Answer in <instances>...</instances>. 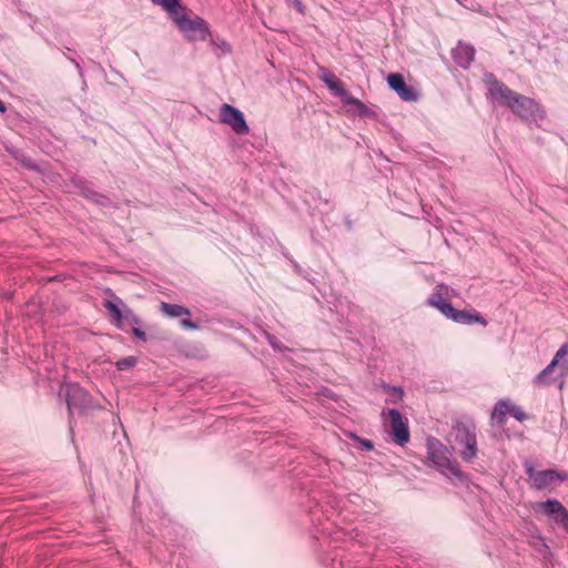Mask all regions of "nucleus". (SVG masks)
Masks as SVG:
<instances>
[{
	"label": "nucleus",
	"mask_w": 568,
	"mask_h": 568,
	"mask_svg": "<svg viewBox=\"0 0 568 568\" xmlns=\"http://www.w3.org/2000/svg\"><path fill=\"white\" fill-rule=\"evenodd\" d=\"M384 389L388 393L387 403L397 404L403 399L404 390L400 386L384 385Z\"/></svg>",
	"instance_id": "obj_21"
},
{
	"label": "nucleus",
	"mask_w": 568,
	"mask_h": 568,
	"mask_svg": "<svg viewBox=\"0 0 568 568\" xmlns=\"http://www.w3.org/2000/svg\"><path fill=\"white\" fill-rule=\"evenodd\" d=\"M526 474L532 481V486L537 489H544L556 481L557 470L546 469L536 470L531 465L526 467Z\"/></svg>",
	"instance_id": "obj_12"
},
{
	"label": "nucleus",
	"mask_w": 568,
	"mask_h": 568,
	"mask_svg": "<svg viewBox=\"0 0 568 568\" xmlns=\"http://www.w3.org/2000/svg\"><path fill=\"white\" fill-rule=\"evenodd\" d=\"M121 315H122V325H123V329H124L125 323L131 321L135 316V314L133 313V311L130 307H128L126 305H123Z\"/></svg>",
	"instance_id": "obj_25"
},
{
	"label": "nucleus",
	"mask_w": 568,
	"mask_h": 568,
	"mask_svg": "<svg viewBox=\"0 0 568 568\" xmlns=\"http://www.w3.org/2000/svg\"><path fill=\"white\" fill-rule=\"evenodd\" d=\"M152 2L162 7L171 19L179 14L181 10H185V7L182 6L180 0H152Z\"/></svg>",
	"instance_id": "obj_16"
},
{
	"label": "nucleus",
	"mask_w": 568,
	"mask_h": 568,
	"mask_svg": "<svg viewBox=\"0 0 568 568\" xmlns=\"http://www.w3.org/2000/svg\"><path fill=\"white\" fill-rule=\"evenodd\" d=\"M388 85L392 90H394L398 97L408 102L416 101L418 98L417 92L412 88L408 87L399 73H390L387 78Z\"/></svg>",
	"instance_id": "obj_11"
},
{
	"label": "nucleus",
	"mask_w": 568,
	"mask_h": 568,
	"mask_svg": "<svg viewBox=\"0 0 568 568\" xmlns=\"http://www.w3.org/2000/svg\"><path fill=\"white\" fill-rule=\"evenodd\" d=\"M568 355V344H562L557 353L555 354L551 362L544 368L536 377L535 384L537 385H548L550 384V375L558 371V376L564 377L565 374L568 373V362L564 361V358Z\"/></svg>",
	"instance_id": "obj_7"
},
{
	"label": "nucleus",
	"mask_w": 568,
	"mask_h": 568,
	"mask_svg": "<svg viewBox=\"0 0 568 568\" xmlns=\"http://www.w3.org/2000/svg\"><path fill=\"white\" fill-rule=\"evenodd\" d=\"M82 194L84 197L94 202L98 205L110 206L112 204V201L110 197H108L104 194H100V193L95 192L94 190L90 189L89 186L82 187Z\"/></svg>",
	"instance_id": "obj_17"
},
{
	"label": "nucleus",
	"mask_w": 568,
	"mask_h": 568,
	"mask_svg": "<svg viewBox=\"0 0 568 568\" xmlns=\"http://www.w3.org/2000/svg\"><path fill=\"white\" fill-rule=\"evenodd\" d=\"M132 333L135 337L142 339V341H146V334L144 331H142L140 327L138 326H133L132 327Z\"/></svg>",
	"instance_id": "obj_28"
},
{
	"label": "nucleus",
	"mask_w": 568,
	"mask_h": 568,
	"mask_svg": "<svg viewBox=\"0 0 568 568\" xmlns=\"http://www.w3.org/2000/svg\"><path fill=\"white\" fill-rule=\"evenodd\" d=\"M181 324L184 328H187V329H197L199 328V325L196 323H194L187 318L182 320Z\"/></svg>",
	"instance_id": "obj_29"
},
{
	"label": "nucleus",
	"mask_w": 568,
	"mask_h": 568,
	"mask_svg": "<svg viewBox=\"0 0 568 568\" xmlns=\"http://www.w3.org/2000/svg\"><path fill=\"white\" fill-rule=\"evenodd\" d=\"M211 44L213 47L220 49L222 51V54H226V53L231 52L230 44L226 41H224V40H221L220 42H217L214 39H211Z\"/></svg>",
	"instance_id": "obj_26"
},
{
	"label": "nucleus",
	"mask_w": 568,
	"mask_h": 568,
	"mask_svg": "<svg viewBox=\"0 0 568 568\" xmlns=\"http://www.w3.org/2000/svg\"><path fill=\"white\" fill-rule=\"evenodd\" d=\"M444 288L446 287L443 284L437 285L436 291L427 298V305L437 308L447 318L456 323L468 325L479 323L484 326L487 325V321L479 313L456 310L452 303L444 297Z\"/></svg>",
	"instance_id": "obj_2"
},
{
	"label": "nucleus",
	"mask_w": 568,
	"mask_h": 568,
	"mask_svg": "<svg viewBox=\"0 0 568 568\" xmlns=\"http://www.w3.org/2000/svg\"><path fill=\"white\" fill-rule=\"evenodd\" d=\"M59 395L64 397L71 415L82 414L93 407V402L88 392L75 383H64L60 387Z\"/></svg>",
	"instance_id": "obj_5"
},
{
	"label": "nucleus",
	"mask_w": 568,
	"mask_h": 568,
	"mask_svg": "<svg viewBox=\"0 0 568 568\" xmlns=\"http://www.w3.org/2000/svg\"><path fill=\"white\" fill-rule=\"evenodd\" d=\"M568 479L567 473H559L557 471L556 481H565Z\"/></svg>",
	"instance_id": "obj_32"
},
{
	"label": "nucleus",
	"mask_w": 568,
	"mask_h": 568,
	"mask_svg": "<svg viewBox=\"0 0 568 568\" xmlns=\"http://www.w3.org/2000/svg\"><path fill=\"white\" fill-rule=\"evenodd\" d=\"M534 547L536 548V550L538 552H540L544 556H546V552L548 550V546H547V544L545 542V539L541 536H538L536 538V540L534 541Z\"/></svg>",
	"instance_id": "obj_24"
},
{
	"label": "nucleus",
	"mask_w": 568,
	"mask_h": 568,
	"mask_svg": "<svg viewBox=\"0 0 568 568\" xmlns=\"http://www.w3.org/2000/svg\"><path fill=\"white\" fill-rule=\"evenodd\" d=\"M489 94L500 105H507L526 121L545 119V112L535 100L513 91L500 81L495 80L490 83Z\"/></svg>",
	"instance_id": "obj_1"
},
{
	"label": "nucleus",
	"mask_w": 568,
	"mask_h": 568,
	"mask_svg": "<svg viewBox=\"0 0 568 568\" xmlns=\"http://www.w3.org/2000/svg\"><path fill=\"white\" fill-rule=\"evenodd\" d=\"M294 6L296 7V9L300 11V12H303V4H302V1L301 0H292Z\"/></svg>",
	"instance_id": "obj_33"
},
{
	"label": "nucleus",
	"mask_w": 568,
	"mask_h": 568,
	"mask_svg": "<svg viewBox=\"0 0 568 568\" xmlns=\"http://www.w3.org/2000/svg\"><path fill=\"white\" fill-rule=\"evenodd\" d=\"M454 61L463 69H467L474 61L475 49L473 45L458 42L457 47L452 50Z\"/></svg>",
	"instance_id": "obj_13"
},
{
	"label": "nucleus",
	"mask_w": 568,
	"mask_h": 568,
	"mask_svg": "<svg viewBox=\"0 0 568 568\" xmlns=\"http://www.w3.org/2000/svg\"><path fill=\"white\" fill-rule=\"evenodd\" d=\"M320 78L336 97L345 100V98L349 94L344 89L343 83L327 69H322V75Z\"/></svg>",
	"instance_id": "obj_14"
},
{
	"label": "nucleus",
	"mask_w": 568,
	"mask_h": 568,
	"mask_svg": "<svg viewBox=\"0 0 568 568\" xmlns=\"http://www.w3.org/2000/svg\"><path fill=\"white\" fill-rule=\"evenodd\" d=\"M104 307L110 312L112 316V322L121 329H123L122 325V308L112 301H105Z\"/></svg>",
	"instance_id": "obj_18"
},
{
	"label": "nucleus",
	"mask_w": 568,
	"mask_h": 568,
	"mask_svg": "<svg viewBox=\"0 0 568 568\" xmlns=\"http://www.w3.org/2000/svg\"><path fill=\"white\" fill-rule=\"evenodd\" d=\"M266 338L268 341V343L273 346V348L275 349H280V346L276 342V338L274 336H272L271 334L266 333Z\"/></svg>",
	"instance_id": "obj_30"
},
{
	"label": "nucleus",
	"mask_w": 568,
	"mask_h": 568,
	"mask_svg": "<svg viewBox=\"0 0 568 568\" xmlns=\"http://www.w3.org/2000/svg\"><path fill=\"white\" fill-rule=\"evenodd\" d=\"M136 363H138L136 357L128 356V357L120 358L115 363V366L119 371H126V369L134 367Z\"/></svg>",
	"instance_id": "obj_22"
},
{
	"label": "nucleus",
	"mask_w": 568,
	"mask_h": 568,
	"mask_svg": "<svg viewBox=\"0 0 568 568\" xmlns=\"http://www.w3.org/2000/svg\"><path fill=\"white\" fill-rule=\"evenodd\" d=\"M160 308L161 312L169 317H181L183 315L189 316L191 314L189 308L179 304H171L166 302H162Z\"/></svg>",
	"instance_id": "obj_15"
},
{
	"label": "nucleus",
	"mask_w": 568,
	"mask_h": 568,
	"mask_svg": "<svg viewBox=\"0 0 568 568\" xmlns=\"http://www.w3.org/2000/svg\"><path fill=\"white\" fill-rule=\"evenodd\" d=\"M427 459L435 466L443 475L447 477H456L462 479L464 474L455 462H452L447 447L435 437L427 438Z\"/></svg>",
	"instance_id": "obj_3"
},
{
	"label": "nucleus",
	"mask_w": 568,
	"mask_h": 568,
	"mask_svg": "<svg viewBox=\"0 0 568 568\" xmlns=\"http://www.w3.org/2000/svg\"><path fill=\"white\" fill-rule=\"evenodd\" d=\"M535 509L568 532V509L559 500L547 499L539 501L536 504Z\"/></svg>",
	"instance_id": "obj_8"
},
{
	"label": "nucleus",
	"mask_w": 568,
	"mask_h": 568,
	"mask_svg": "<svg viewBox=\"0 0 568 568\" xmlns=\"http://www.w3.org/2000/svg\"><path fill=\"white\" fill-rule=\"evenodd\" d=\"M7 111L6 104L0 100V112L4 113Z\"/></svg>",
	"instance_id": "obj_34"
},
{
	"label": "nucleus",
	"mask_w": 568,
	"mask_h": 568,
	"mask_svg": "<svg viewBox=\"0 0 568 568\" xmlns=\"http://www.w3.org/2000/svg\"><path fill=\"white\" fill-rule=\"evenodd\" d=\"M184 11L185 10H181L179 14L172 18L180 31L190 41L206 40V38L210 36L207 22L200 17L191 19L185 14Z\"/></svg>",
	"instance_id": "obj_6"
},
{
	"label": "nucleus",
	"mask_w": 568,
	"mask_h": 568,
	"mask_svg": "<svg viewBox=\"0 0 568 568\" xmlns=\"http://www.w3.org/2000/svg\"><path fill=\"white\" fill-rule=\"evenodd\" d=\"M509 414L519 422H523L527 418L525 412L519 406L513 404L509 406Z\"/></svg>",
	"instance_id": "obj_23"
},
{
	"label": "nucleus",
	"mask_w": 568,
	"mask_h": 568,
	"mask_svg": "<svg viewBox=\"0 0 568 568\" xmlns=\"http://www.w3.org/2000/svg\"><path fill=\"white\" fill-rule=\"evenodd\" d=\"M388 416L393 440L400 446L405 445L410 437L407 420L404 419L399 410L394 408L388 410Z\"/></svg>",
	"instance_id": "obj_10"
},
{
	"label": "nucleus",
	"mask_w": 568,
	"mask_h": 568,
	"mask_svg": "<svg viewBox=\"0 0 568 568\" xmlns=\"http://www.w3.org/2000/svg\"><path fill=\"white\" fill-rule=\"evenodd\" d=\"M141 324V321L140 318L135 315L131 321H129L128 323H125V325H130L131 327L133 326H138Z\"/></svg>",
	"instance_id": "obj_31"
},
{
	"label": "nucleus",
	"mask_w": 568,
	"mask_h": 568,
	"mask_svg": "<svg viewBox=\"0 0 568 568\" xmlns=\"http://www.w3.org/2000/svg\"><path fill=\"white\" fill-rule=\"evenodd\" d=\"M347 104H353L355 106V111L359 116L366 118L373 115V112L358 99L347 95L344 100Z\"/></svg>",
	"instance_id": "obj_20"
},
{
	"label": "nucleus",
	"mask_w": 568,
	"mask_h": 568,
	"mask_svg": "<svg viewBox=\"0 0 568 568\" xmlns=\"http://www.w3.org/2000/svg\"><path fill=\"white\" fill-rule=\"evenodd\" d=\"M358 444L362 449L372 450L374 445L373 442L365 438H358Z\"/></svg>",
	"instance_id": "obj_27"
},
{
	"label": "nucleus",
	"mask_w": 568,
	"mask_h": 568,
	"mask_svg": "<svg viewBox=\"0 0 568 568\" xmlns=\"http://www.w3.org/2000/svg\"><path fill=\"white\" fill-rule=\"evenodd\" d=\"M220 120L222 123L230 125L236 134L244 135L250 132L243 112L231 104H222L220 109Z\"/></svg>",
	"instance_id": "obj_9"
},
{
	"label": "nucleus",
	"mask_w": 568,
	"mask_h": 568,
	"mask_svg": "<svg viewBox=\"0 0 568 568\" xmlns=\"http://www.w3.org/2000/svg\"><path fill=\"white\" fill-rule=\"evenodd\" d=\"M510 403L507 400H498L494 407L491 418L498 423H504V417L509 414Z\"/></svg>",
	"instance_id": "obj_19"
},
{
	"label": "nucleus",
	"mask_w": 568,
	"mask_h": 568,
	"mask_svg": "<svg viewBox=\"0 0 568 568\" xmlns=\"http://www.w3.org/2000/svg\"><path fill=\"white\" fill-rule=\"evenodd\" d=\"M455 440L460 446L459 455L465 462H473L478 453L476 428L473 422H457Z\"/></svg>",
	"instance_id": "obj_4"
}]
</instances>
